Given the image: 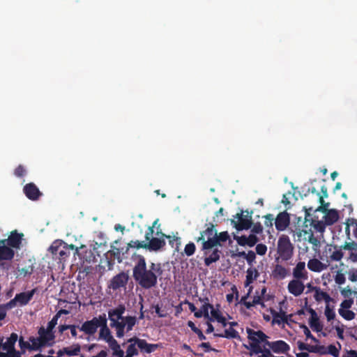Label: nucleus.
Returning a JSON list of instances; mask_svg holds the SVG:
<instances>
[{
	"instance_id": "ea45409f",
	"label": "nucleus",
	"mask_w": 357,
	"mask_h": 357,
	"mask_svg": "<svg viewBox=\"0 0 357 357\" xmlns=\"http://www.w3.org/2000/svg\"><path fill=\"white\" fill-rule=\"evenodd\" d=\"M338 312L343 319L347 321L353 320L356 317V314L350 310L339 309Z\"/></svg>"
},
{
	"instance_id": "72a5a7b5",
	"label": "nucleus",
	"mask_w": 357,
	"mask_h": 357,
	"mask_svg": "<svg viewBox=\"0 0 357 357\" xmlns=\"http://www.w3.org/2000/svg\"><path fill=\"white\" fill-rule=\"evenodd\" d=\"M220 254L221 251L219 249L213 248L212 253L209 256L205 257L204 264L206 266H209L212 263L218 261L220 259Z\"/></svg>"
},
{
	"instance_id": "c85d7f7f",
	"label": "nucleus",
	"mask_w": 357,
	"mask_h": 357,
	"mask_svg": "<svg viewBox=\"0 0 357 357\" xmlns=\"http://www.w3.org/2000/svg\"><path fill=\"white\" fill-rule=\"evenodd\" d=\"M80 352V346L77 344L73 345L71 347H64L62 349H60L58 351V356H61L63 354H67L68 356H77Z\"/></svg>"
},
{
	"instance_id": "2f4dec72",
	"label": "nucleus",
	"mask_w": 357,
	"mask_h": 357,
	"mask_svg": "<svg viewBox=\"0 0 357 357\" xmlns=\"http://www.w3.org/2000/svg\"><path fill=\"white\" fill-rule=\"evenodd\" d=\"M321 192L322 193V196H319V202L321 204V206H319V208L317 209V211H321L322 212H325L326 210H327V208L329 206V203H326L324 198H327L328 195V190H327V188L326 185H322L321 187Z\"/></svg>"
},
{
	"instance_id": "423d86ee",
	"label": "nucleus",
	"mask_w": 357,
	"mask_h": 357,
	"mask_svg": "<svg viewBox=\"0 0 357 357\" xmlns=\"http://www.w3.org/2000/svg\"><path fill=\"white\" fill-rule=\"evenodd\" d=\"M103 317L104 314H100L98 317H94L92 319L84 321L81 327L78 328L79 331H83L86 335H93L100 327Z\"/></svg>"
},
{
	"instance_id": "39448f33",
	"label": "nucleus",
	"mask_w": 357,
	"mask_h": 357,
	"mask_svg": "<svg viewBox=\"0 0 357 357\" xmlns=\"http://www.w3.org/2000/svg\"><path fill=\"white\" fill-rule=\"evenodd\" d=\"M294 247L287 235H282L278 241V253L283 261H287L292 257Z\"/></svg>"
},
{
	"instance_id": "2eb2a0df",
	"label": "nucleus",
	"mask_w": 357,
	"mask_h": 357,
	"mask_svg": "<svg viewBox=\"0 0 357 357\" xmlns=\"http://www.w3.org/2000/svg\"><path fill=\"white\" fill-rule=\"evenodd\" d=\"M248 337L252 341L250 344H259L264 342L266 345L268 336L261 331H255L251 328H247Z\"/></svg>"
},
{
	"instance_id": "1a4fd4ad",
	"label": "nucleus",
	"mask_w": 357,
	"mask_h": 357,
	"mask_svg": "<svg viewBox=\"0 0 357 357\" xmlns=\"http://www.w3.org/2000/svg\"><path fill=\"white\" fill-rule=\"evenodd\" d=\"M137 343V348L142 354H151L158 348L162 347L161 344H150L146 340L140 339L136 336L132 340Z\"/></svg>"
},
{
	"instance_id": "a878e982",
	"label": "nucleus",
	"mask_w": 357,
	"mask_h": 357,
	"mask_svg": "<svg viewBox=\"0 0 357 357\" xmlns=\"http://www.w3.org/2000/svg\"><path fill=\"white\" fill-rule=\"evenodd\" d=\"M213 335L218 337L241 340V336L238 332L234 328L230 327L225 329L223 333H214Z\"/></svg>"
},
{
	"instance_id": "412c9836",
	"label": "nucleus",
	"mask_w": 357,
	"mask_h": 357,
	"mask_svg": "<svg viewBox=\"0 0 357 357\" xmlns=\"http://www.w3.org/2000/svg\"><path fill=\"white\" fill-rule=\"evenodd\" d=\"M128 275L124 272H121L115 275L111 281V287L113 289H118L126 285L128 281Z\"/></svg>"
},
{
	"instance_id": "3c124183",
	"label": "nucleus",
	"mask_w": 357,
	"mask_h": 357,
	"mask_svg": "<svg viewBox=\"0 0 357 357\" xmlns=\"http://www.w3.org/2000/svg\"><path fill=\"white\" fill-rule=\"evenodd\" d=\"M354 304V300L351 298L344 300L341 304L340 309L349 310Z\"/></svg>"
},
{
	"instance_id": "f3484780",
	"label": "nucleus",
	"mask_w": 357,
	"mask_h": 357,
	"mask_svg": "<svg viewBox=\"0 0 357 357\" xmlns=\"http://www.w3.org/2000/svg\"><path fill=\"white\" fill-rule=\"evenodd\" d=\"M23 234L18 233L16 230L11 231L8 238L3 239L13 249H20L22 244Z\"/></svg>"
},
{
	"instance_id": "a211bd4d",
	"label": "nucleus",
	"mask_w": 357,
	"mask_h": 357,
	"mask_svg": "<svg viewBox=\"0 0 357 357\" xmlns=\"http://www.w3.org/2000/svg\"><path fill=\"white\" fill-rule=\"evenodd\" d=\"M287 289L290 294L298 296L303 294L305 285L301 280L295 278L289 282Z\"/></svg>"
},
{
	"instance_id": "774afa93",
	"label": "nucleus",
	"mask_w": 357,
	"mask_h": 357,
	"mask_svg": "<svg viewBox=\"0 0 357 357\" xmlns=\"http://www.w3.org/2000/svg\"><path fill=\"white\" fill-rule=\"evenodd\" d=\"M349 279L351 282L357 281V269H353L349 272Z\"/></svg>"
},
{
	"instance_id": "6e6552de",
	"label": "nucleus",
	"mask_w": 357,
	"mask_h": 357,
	"mask_svg": "<svg viewBox=\"0 0 357 357\" xmlns=\"http://www.w3.org/2000/svg\"><path fill=\"white\" fill-rule=\"evenodd\" d=\"M38 338L43 344L44 347L46 346H52L54 343V332L49 331L47 328L41 326L38 328Z\"/></svg>"
},
{
	"instance_id": "c756f323",
	"label": "nucleus",
	"mask_w": 357,
	"mask_h": 357,
	"mask_svg": "<svg viewBox=\"0 0 357 357\" xmlns=\"http://www.w3.org/2000/svg\"><path fill=\"white\" fill-rule=\"evenodd\" d=\"M307 268L314 272H321L326 268V266L317 259H312L307 262Z\"/></svg>"
},
{
	"instance_id": "4be33fe9",
	"label": "nucleus",
	"mask_w": 357,
	"mask_h": 357,
	"mask_svg": "<svg viewBox=\"0 0 357 357\" xmlns=\"http://www.w3.org/2000/svg\"><path fill=\"white\" fill-rule=\"evenodd\" d=\"M36 291V289H33L29 291L17 294L15 296V301H17L21 306L26 305L32 299Z\"/></svg>"
},
{
	"instance_id": "f257e3e1",
	"label": "nucleus",
	"mask_w": 357,
	"mask_h": 357,
	"mask_svg": "<svg viewBox=\"0 0 357 357\" xmlns=\"http://www.w3.org/2000/svg\"><path fill=\"white\" fill-rule=\"evenodd\" d=\"M132 269V277L135 282L143 289H150L156 286L158 277L162 273L160 263L151 262L147 269L146 259L142 255H137Z\"/></svg>"
},
{
	"instance_id": "a19ab883",
	"label": "nucleus",
	"mask_w": 357,
	"mask_h": 357,
	"mask_svg": "<svg viewBox=\"0 0 357 357\" xmlns=\"http://www.w3.org/2000/svg\"><path fill=\"white\" fill-rule=\"evenodd\" d=\"M324 314L328 321H331L333 320L336 316L334 310V306H330L329 304H326Z\"/></svg>"
},
{
	"instance_id": "dca6fc26",
	"label": "nucleus",
	"mask_w": 357,
	"mask_h": 357,
	"mask_svg": "<svg viewBox=\"0 0 357 357\" xmlns=\"http://www.w3.org/2000/svg\"><path fill=\"white\" fill-rule=\"evenodd\" d=\"M234 238L238 244L241 246L253 247L259 241V238L254 234H250L248 236L245 235L234 236Z\"/></svg>"
},
{
	"instance_id": "79ce46f5",
	"label": "nucleus",
	"mask_w": 357,
	"mask_h": 357,
	"mask_svg": "<svg viewBox=\"0 0 357 357\" xmlns=\"http://www.w3.org/2000/svg\"><path fill=\"white\" fill-rule=\"evenodd\" d=\"M188 326L191 328V330L195 333L197 335L200 340H205L206 339V336L203 334L202 331L199 328H198L192 321H189L188 322Z\"/></svg>"
},
{
	"instance_id": "09e8293b",
	"label": "nucleus",
	"mask_w": 357,
	"mask_h": 357,
	"mask_svg": "<svg viewBox=\"0 0 357 357\" xmlns=\"http://www.w3.org/2000/svg\"><path fill=\"white\" fill-rule=\"evenodd\" d=\"M7 351V353H3L2 357H20V353L15 350V348L12 349H4Z\"/></svg>"
},
{
	"instance_id": "6e6d98bb",
	"label": "nucleus",
	"mask_w": 357,
	"mask_h": 357,
	"mask_svg": "<svg viewBox=\"0 0 357 357\" xmlns=\"http://www.w3.org/2000/svg\"><path fill=\"white\" fill-rule=\"evenodd\" d=\"M251 231L254 234H259L263 231V227L260 222H257L251 227Z\"/></svg>"
},
{
	"instance_id": "864d4df0",
	"label": "nucleus",
	"mask_w": 357,
	"mask_h": 357,
	"mask_svg": "<svg viewBox=\"0 0 357 357\" xmlns=\"http://www.w3.org/2000/svg\"><path fill=\"white\" fill-rule=\"evenodd\" d=\"M265 218L264 225L266 227L272 228L273 227V222L274 220V217L272 214L269 213L264 216Z\"/></svg>"
},
{
	"instance_id": "20e7f679",
	"label": "nucleus",
	"mask_w": 357,
	"mask_h": 357,
	"mask_svg": "<svg viewBox=\"0 0 357 357\" xmlns=\"http://www.w3.org/2000/svg\"><path fill=\"white\" fill-rule=\"evenodd\" d=\"M252 211L241 210L234 216V219L231 220V223L238 231L249 229L252 225Z\"/></svg>"
},
{
	"instance_id": "338daca9",
	"label": "nucleus",
	"mask_w": 357,
	"mask_h": 357,
	"mask_svg": "<svg viewBox=\"0 0 357 357\" xmlns=\"http://www.w3.org/2000/svg\"><path fill=\"white\" fill-rule=\"evenodd\" d=\"M252 303L255 305H260L263 307H265V305H264V303L263 302L261 296H260V295H255V296H254L253 299H252Z\"/></svg>"
},
{
	"instance_id": "f704fd0d",
	"label": "nucleus",
	"mask_w": 357,
	"mask_h": 357,
	"mask_svg": "<svg viewBox=\"0 0 357 357\" xmlns=\"http://www.w3.org/2000/svg\"><path fill=\"white\" fill-rule=\"evenodd\" d=\"M132 340H134V337L128 340V342L130 343V344L127 348L126 357H132L139 354L137 343Z\"/></svg>"
},
{
	"instance_id": "aec40b11",
	"label": "nucleus",
	"mask_w": 357,
	"mask_h": 357,
	"mask_svg": "<svg viewBox=\"0 0 357 357\" xmlns=\"http://www.w3.org/2000/svg\"><path fill=\"white\" fill-rule=\"evenodd\" d=\"M146 241L149 242H145V249L150 251H158L162 248L166 244L165 241L162 237V238H152L151 236L149 240Z\"/></svg>"
},
{
	"instance_id": "7ed1b4c3",
	"label": "nucleus",
	"mask_w": 357,
	"mask_h": 357,
	"mask_svg": "<svg viewBox=\"0 0 357 357\" xmlns=\"http://www.w3.org/2000/svg\"><path fill=\"white\" fill-rule=\"evenodd\" d=\"M126 312V307L123 304L119 305L116 308L108 310V319L110 321V326L116 330V337L121 338L126 332L132 330L137 324V318L133 316L123 317Z\"/></svg>"
},
{
	"instance_id": "f8f14e48",
	"label": "nucleus",
	"mask_w": 357,
	"mask_h": 357,
	"mask_svg": "<svg viewBox=\"0 0 357 357\" xmlns=\"http://www.w3.org/2000/svg\"><path fill=\"white\" fill-rule=\"evenodd\" d=\"M266 345L276 354H286L290 349L289 345L283 340L266 341Z\"/></svg>"
},
{
	"instance_id": "4c0bfd02",
	"label": "nucleus",
	"mask_w": 357,
	"mask_h": 357,
	"mask_svg": "<svg viewBox=\"0 0 357 357\" xmlns=\"http://www.w3.org/2000/svg\"><path fill=\"white\" fill-rule=\"evenodd\" d=\"M38 337H35L33 336H31L29 339L30 343V351H38L40 350L42 347H44L42 342L38 340Z\"/></svg>"
},
{
	"instance_id": "c9c22d12",
	"label": "nucleus",
	"mask_w": 357,
	"mask_h": 357,
	"mask_svg": "<svg viewBox=\"0 0 357 357\" xmlns=\"http://www.w3.org/2000/svg\"><path fill=\"white\" fill-rule=\"evenodd\" d=\"M18 340V335L15 333H12L10 337L7 339L6 342H1L2 349H12L15 348V344Z\"/></svg>"
},
{
	"instance_id": "5fc2aeb1",
	"label": "nucleus",
	"mask_w": 357,
	"mask_h": 357,
	"mask_svg": "<svg viewBox=\"0 0 357 357\" xmlns=\"http://www.w3.org/2000/svg\"><path fill=\"white\" fill-rule=\"evenodd\" d=\"M256 252L259 255H264L266 253L267 251V247L265 244L259 243L257 244L256 246Z\"/></svg>"
},
{
	"instance_id": "b1692460",
	"label": "nucleus",
	"mask_w": 357,
	"mask_h": 357,
	"mask_svg": "<svg viewBox=\"0 0 357 357\" xmlns=\"http://www.w3.org/2000/svg\"><path fill=\"white\" fill-rule=\"evenodd\" d=\"M250 349L252 354L261 355L259 357H275L273 356L269 349L264 348L259 344H250Z\"/></svg>"
},
{
	"instance_id": "473e14b6",
	"label": "nucleus",
	"mask_w": 357,
	"mask_h": 357,
	"mask_svg": "<svg viewBox=\"0 0 357 357\" xmlns=\"http://www.w3.org/2000/svg\"><path fill=\"white\" fill-rule=\"evenodd\" d=\"M246 273L245 286L248 287L259 277V273L255 268H249L247 270Z\"/></svg>"
},
{
	"instance_id": "a18cd8bd",
	"label": "nucleus",
	"mask_w": 357,
	"mask_h": 357,
	"mask_svg": "<svg viewBox=\"0 0 357 357\" xmlns=\"http://www.w3.org/2000/svg\"><path fill=\"white\" fill-rule=\"evenodd\" d=\"M130 248H144L145 249V242L144 241H131L128 243L126 246V251H128Z\"/></svg>"
},
{
	"instance_id": "0eeeda50",
	"label": "nucleus",
	"mask_w": 357,
	"mask_h": 357,
	"mask_svg": "<svg viewBox=\"0 0 357 357\" xmlns=\"http://www.w3.org/2000/svg\"><path fill=\"white\" fill-rule=\"evenodd\" d=\"M323 256L326 258L327 261H337L342 259L343 252L341 248H339L337 245H327Z\"/></svg>"
},
{
	"instance_id": "4468645a",
	"label": "nucleus",
	"mask_w": 357,
	"mask_h": 357,
	"mask_svg": "<svg viewBox=\"0 0 357 357\" xmlns=\"http://www.w3.org/2000/svg\"><path fill=\"white\" fill-rule=\"evenodd\" d=\"M290 218L287 211L280 212L275 219V228L278 231H284L289 225Z\"/></svg>"
},
{
	"instance_id": "680f3d73",
	"label": "nucleus",
	"mask_w": 357,
	"mask_h": 357,
	"mask_svg": "<svg viewBox=\"0 0 357 357\" xmlns=\"http://www.w3.org/2000/svg\"><path fill=\"white\" fill-rule=\"evenodd\" d=\"M307 241L310 243L312 244L314 247H318L320 244L319 241L315 237L312 232H310L308 236Z\"/></svg>"
},
{
	"instance_id": "6ab92c4d",
	"label": "nucleus",
	"mask_w": 357,
	"mask_h": 357,
	"mask_svg": "<svg viewBox=\"0 0 357 357\" xmlns=\"http://www.w3.org/2000/svg\"><path fill=\"white\" fill-rule=\"evenodd\" d=\"M99 328H100L99 332L100 339L104 340L106 342H108L114 338L112 335L110 329L107 326V319L105 314H104V317Z\"/></svg>"
},
{
	"instance_id": "0e129e2a",
	"label": "nucleus",
	"mask_w": 357,
	"mask_h": 357,
	"mask_svg": "<svg viewBox=\"0 0 357 357\" xmlns=\"http://www.w3.org/2000/svg\"><path fill=\"white\" fill-rule=\"evenodd\" d=\"M335 281L337 284H344L346 281L344 275L340 272H337L335 277Z\"/></svg>"
},
{
	"instance_id": "bf43d9fd",
	"label": "nucleus",
	"mask_w": 357,
	"mask_h": 357,
	"mask_svg": "<svg viewBox=\"0 0 357 357\" xmlns=\"http://www.w3.org/2000/svg\"><path fill=\"white\" fill-rule=\"evenodd\" d=\"M59 318L54 315L52 319H51V321H50L48 323H47V328L49 331H54V327L56 326L57 324V321H58V319Z\"/></svg>"
},
{
	"instance_id": "8fccbe9b",
	"label": "nucleus",
	"mask_w": 357,
	"mask_h": 357,
	"mask_svg": "<svg viewBox=\"0 0 357 357\" xmlns=\"http://www.w3.org/2000/svg\"><path fill=\"white\" fill-rule=\"evenodd\" d=\"M341 249L351 250V251H356L357 250V243L352 241L349 243H345L343 246L340 247Z\"/></svg>"
},
{
	"instance_id": "49530a36",
	"label": "nucleus",
	"mask_w": 357,
	"mask_h": 357,
	"mask_svg": "<svg viewBox=\"0 0 357 357\" xmlns=\"http://www.w3.org/2000/svg\"><path fill=\"white\" fill-rule=\"evenodd\" d=\"M196 247L194 243L190 242L185 245L184 252L188 257L193 255L195 252Z\"/></svg>"
},
{
	"instance_id": "5701e85b",
	"label": "nucleus",
	"mask_w": 357,
	"mask_h": 357,
	"mask_svg": "<svg viewBox=\"0 0 357 357\" xmlns=\"http://www.w3.org/2000/svg\"><path fill=\"white\" fill-rule=\"evenodd\" d=\"M293 276L296 279H307V272L305 270V263L299 261L293 269Z\"/></svg>"
},
{
	"instance_id": "de8ad7c7",
	"label": "nucleus",
	"mask_w": 357,
	"mask_h": 357,
	"mask_svg": "<svg viewBox=\"0 0 357 357\" xmlns=\"http://www.w3.org/2000/svg\"><path fill=\"white\" fill-rule=\"evenodd\" d=\"M340 348L337 349L335 345L330 344L328 346L327 354H331L333 357H338L340 355V349L341 348V345L339 344Z\"/></svg>"
},
{
	"instance_id": "052dcab7",
	"label": "nucleus",
	"mask_w": 357,
	"mask_h": 357,
	"mask_svg": "<svg viewBox=\"0 0 357 357\" xmlns=\"http://www.w3.org/2000/svg\"><path fill=\"white\" fill-rule=\"evenodd\" d=\"M25 174H26V170H25L24 167L21 165H18L15 168V172H14V174L17 177H22L25 175Z\"/></svg>"
},
{
	"instance_id": "ddd939ff",
	"label": "nucleus",
	"mask_w": 357,
	"mask_h": 357,
	"mask_svg": "<svg viewBox=\"0 0 357 357\" xmlns=\"http://www.w3.org/2000/svg\"><path fill=\"white\" fill-rule=\"evenodd\" d=\"M15 256V250L5 241L0 240V261H11Z\"/></svg>"
},
{
	"instance_id": "37998d69",
	"label": "nucleus",
	"mask_w": 357,
	"mask_h": 357,
	"mask_svg": "<svg viewBox=\"0 0 357 357\" xmlns=\"http://www.w3.org/2000/svg\"><path fill=\"white\" fill-rule=\"evenodd\" d=\"M310 225L319 233H323L326 229V224L321 221L312 220Z\"/></svg>"
},
{
	"instance_id": "9b49d317",
	"label": "nucleus",
	"mask_w": 357,
	"mask_h": 357,
	"mask_svg": "<svg viewBox=\"0 0 357 357\" xmlns=\"http://www.w3.org/2000/svg\"><path fill=\"white\" fill-rule=\"evenodd\" d=\"M23 192L26 197L32 201L38 200L43 195L33 183L26 184L23 188Z\"/></svg>"
},
{
	"instance_id": "58836bf2",
	"label": "nucleus",
	"mask_w": 357,
	"mask_h": 357,
	"mask_svg": "<svg viewBox=\"0 0 357 357\" xmlns=\"http://www.w3.org/2000/svg\"><path fill=\"white\" fill-rule=\"evenodd\" d=\"M70 256V248L68 245L66 243H63L62 249L59 250V254L57 255V258L59 259L60 262L65 261L67 257Z\"/></svg>"
},
{
	"instance_id": "e2e57ef3",
	"label": "nucleus",
	"mask_w": 357,
	"mask_h": 357,
	"mask_svg": "<svg viewBox=\"0 0 357 357\" xmlns=\"http://www.w3.org/2000/svg\"><path fill=\"white\" fill-rule=\"evenodd\" d=\"M158 222V219L155 220L153 223V225L151 227H149V229H148V231L145 234V239L146 240H149L150 239V237L152 236L153 234V228L157 225Z\"/></svg>"
},
{
	"instance_id": "cd10ccee",
	"label": "nucleus",
	"mask_w": 357,
	"mask_h": 357,
	"mask_svg": "<svg viewBox=\"0 0 357 357\" xmlns=\"http://www.w3.org/2000/svg\"><path fill=\"white\" fill-rule=\"evenodd\" d=\"M325 212H326L324 216L326 225H332L338 220L339 214L335 209H327Z\"/></svg>"
},
{
	"instance_id": "bb28decb",
	"label": "nucleus",
	"mask_w": 357,
	"mask_h": 357,
	"mask_svg": "<svg viewBox=\"0 0 357 357\" xmlns=\"http://www.w3.org/2000/svg\"><path fill=\"white\" fill-rule=\"evenodd\" d=\"M312 289L314 291V298L317 301L320 302L324 300L326 304H329L333 301L332 298L326 292L321 291L319 287H313Z\"/></svg>"
},
{
	"instance_id": "e433bc0d",
	"label": "nucleus",
	"mask_w": 357,
	"mask_h": 357,
	"mask_svg": "<svg viewBox=\"0 0 357 357\" xmlns=\"http://www.w3.org/2000/svg\"><path fill=\"white\" fill-rule=\"evenodd\" d=\"M63 244L62 241H55L53 242V243L51 245V246L49 248V251L52 253L53 255V258L56 259L57 255L59 254V250L62 249Z\"/></svg>"
},
{
	"instance_id": "c03bdc74",
	"label": "nucleus",
	"mask_w": 357,
	"mask_h": 357,
	"mask_svg": "<svg viewBox=\"0 0 357 357\" xmlns=\"http://www.w3.org/2000/svg\"><path fill=\"white\" fill-rule=\"evenodd\" d=\"M212 305H211L208 303H205L201 307V309L199 310L202 312V313L203 314L204 317L207 319L209 321H213V319L209 316V313H208V310L212 308Z\"/></svg>"
},
{
	"instance_id": "9d476101",
	"label": "nucleus",
	"mask_w": 357,
	"mask_h": 357,
	"mask_svg": "<svg viewBox=\"0 0 357 357\" xmlns=\"http://www.w3.org/2000/svg\"><path fill=\"white\" fill-rule=\"evenodd\" d=\"M298 348L301 351L306 350L311 353H317L320 355L327 354L328 347L324 345H309L301 341L297 342Z\"/></svg>"
},
{
	"instance_id": "69168bd1",
	"label": "nucleus",
	"mask_w": 357,
	"mask_h": 357,
	"mask_svg": "<svg viewBox=\"0 0 357 357\" xmlns=\"http://www.w3.org/2000/svg\"><path fill=\"white\" fill-rule=\"evenodd\" d=\"M107 343H108L109 347L114 351H116L117 350H119L121 348L120 345L119 344V343L117 342V341L114 338H112Z\"/></svg>"
},
{
	"instance_id": "603ef678",
	"label": "nucleus",
	"mask_w": 357,
	"mask_h": 357,
	"mask_svg": "<svg viewBox=\"0 0 357 357\" xmlns=\"http://www.w3.org/2000/svg\"><path fill=\"white\" fill-rule=\"evenodd\" d=\"M256 254L254 251L250 250L246 255L245 259L250 266H252L253 262L255 261Z\"/></svg>"
},
{
	"instance_id": "4d7b16f0",
	"label": "nucleus",
	"mask_w": 357,
	"mask_h": 357,
	"mask_svg": "<svg viewBox=\"0 0 357 357\" xmlns=\"http://www.w3.org/2000/svg\"><path fill=\"white\" fill-rule=\"evenodd\" d=\"M108 253L110 254L111 256H113L114 258H116L118 259L119 262L121 261V252L120 248H114L113 250H109L108 252Z\"/></svg>"
},
{
	"instance_id": "f03ea898",
	"label": "nucleus",
	"mask_w": 357,
	"mask_h": 357,
	"mask_svg": "<svg viewBox=\"0 0 357 357\" xmlns=\"http://www.w3.org/2000/svg\"><path fill=\"white\" fill-rule=\"evenodd\" d=\"M229 238L227 231H222L218 234L215 225L212 222L206 224V229L200 232L198 237L195 238V241L201 243V250L206 256L209 250L220 245Z\"/></svg>"
},
{
	"instance_id": "393cba45",
	"label": "nucleus",
	"mask_w": 357,
	"mask_h": 357,
	"mask_svg": "<svg viewBox=\"0 0 357 357\" xmlns=\"http://www.w3.org/2000/svg\"><path fill=\"white\" fill-rule=\"evenodd\" d=\"M309 312L311 314L309 320V324L310 327L312 328V330L317 332H320L323 328V326L319 321L317 312L312 308L309 310Z\"/></svg>"
},
{
	"instance_id": "13d9d810",
	"label": "nucleus",
	"mask_w": 357,
	"mask_h": 357,
	"mask_svg": "<svg viewBox=\"0 0 357 357\" xmlns=\"http://www.w3.org/2000/svg\"><path fill=\"white\" fill-rule=\"evenodd\" d=\"M19 346L20 349L24 352L26 349L30 350V343L29 341L26 342L24 340L23 337H20L19 339Z\"/></svg>"
},
{
	"instance_id": "7c9ffc66",
	"label": "nucleus",
	"mask_w": 357,
	"mask_h": 357,
	"mask_svg": "<svg viewBox=\"0 0 357 357\" xmlns=\"http://www.w3.org/2000/svg\"><path fill=\"white\" fill-rule=\"evenodd\" d=\"M288 271L286 268L282 265H275L274 269L272 271V275L274 278L278 280H282L287 275Z\"/></svg>"
}]
</instances>
